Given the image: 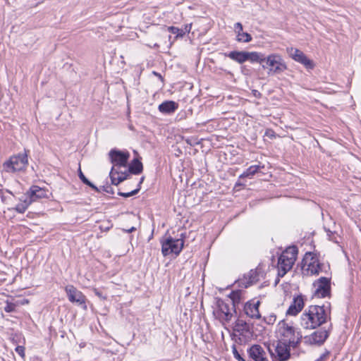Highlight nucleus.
<instances>
[{"label": "nucleus", "mask_w": 361, "mask_h": 361, "mask_svg": "<svg viewBox=\"0 0 361 361\" xmlns=\"http://www.w3.org/2000/svg\"><path fill=\"white\" fill-rule=\"evenodd\" d=\"M331 320L330 304L310 305L302 314L301 326L307 329H314Z\"/></svg>", "instance_id": "1"}, {"label": "nucleus", "mask_w": 361, "mask_h": 361, "mask_svg": "<svg viewBox=\"0 0 361 361\" xmlns=\"http://www.w3.org/2000/svg\"><path fill=\"white\" fill-rule=\"evenodd\" d=\"M109 158L113 166L109 173L111 183L118 185L120 183L127 179L128 171L126 166L130 158L128 151H121L117 149L110 150Z\"/></svg>", "instance_id": "2"}, {"label": "nucleus", "mask_w": 361, "mask_h": 361, "mask_svg": "<svg viewBox=\"0 0 361 361\" xmlns=\"http://www.w3.org/2000/svg\"><path fill=\"white\" fill-rule=\"evenodd\" d=\"M278 333L279 340L290 345L293 348L297 347L302 338V335L292 325L283 320L278 324Z\"/></svg>", "instance_id": "3"}, {"label": "nucleus", "mask_w": 361, "mask_h": 361, "mask_svg": "<svg viewBox=\"0 0 361 361\" xmlns=\"http://www.w3.org/2000/svg\"><path fill=\"white\" fill-rule=\"evenodd\" d=\"M298 255L296 246L286 248L280 255L278 260V275L283 277L292 268Z\"/></svg>", "instance_id": "4"}, {"label": "nucleus", "mask_w": 361, "mask_h": 361, "mask_svg": "<svg viewBox=\"0 0 361 361\" xmlns=\"http://www.w3.org/2000/svg\"><path fill=\"white\" fill-rule=\"evenodd\" d=\"M324 264L312 252H307L302 260V274L306 276L319 275L323 271Z\"/></svg>", "instance_id": "5"}, {"label": "nucleus", "mask_w": 361, "mask_h": 361, "mask_svg": "<svg viewBox=\"0 0 361 361\" xmlns=\"http://www.w3.org/2000/svg\"><path fill=\"white\" fill-rule=\"evenodd\" d=\"M264 59L262 68L268 69L269 74H279L287 69V65L279 54H271L265 56Z\"/></svg>", "instance_id": "6"}, {"label": "nucleus", "mask_w": 361, "mask_h": 361, "mask_svg": "<svg viewBox=\"0 0 361 361\" xmlns=\"http://www.w3.org/2000/svg\"><path fill=\"white\" fill-rule=\"evenodd\" d=\"M266 348L271 361H274L276 357H277L279 361H286L290 356V351L292 346L279 340L276 345L268 344Z\"/></svg>", "instance_id": "7"}, {"label": "nucleus", "mask_w": 361, "mask_h": 361, "mask_svg": "<svg viewBox=\"0 0 361 361\" xmlns=\"http://www.w3.org/2000/svg\"><path fill=\"white\" fill-rule=\"evenodd\" d=\"M27 154L25 151L24 153L11 157L4 163L3 168L7 173H15L24 169L27 165Z\"/></svg>", "instance_id": "8"}, {"label": "nucleus", "mask_w": 361, "mask_h": 361, "mask_svg": "<svg viewBox=\"0 0 361 361\" xmlns=\"http://www.w3.org/2000/svg\"><path fill=\"white\" fill-rule=\"evenodd\" d=\"M161 252L164 256L171 254L178 255L181 252L184 245L183 234L180 235V238L176 239L169 236L166 239L161 240Z\"/></svg>", "instance_id": "9"}, {"label": "nucleus", "mask_w": 361, "mask_h": 361, "mask_svg": "<svg viewBox=\"0 0 361 361\" xmlns=\"http://www.w3.org/2000/svg\"><path fill=\"white\" fill-rule=\"evenodd\" d=\"M332 330V324H330L326 328L321 327L311 334L304 337V342L309 345H322L329 338Z\"/></svg>", "instance_id": "10"}, {"label": "nucleus", "mask_w": 361, "mask_h": 361, "mask_svg": "<svg viewBox=\"0 0 361 361\" xmlns=\"http://www.w3.org/2000/svg\"><path fill=\"white\" fill-rule=\"evenodd\" d=\"M264 277V270L257 267L255 269H251L248 273L245 274L242 278L235 281V283L240 288H246Z\"/></svg>", "instance_id": "11"}, {"label": "nucleus", "mask_w": 361, "mask_h": 361, "mask_svg": "<svg viewBox=\"0 0 361 361\" xmlns=\"http://www.w3.org/2000/svg\"><path fill=\"white\" fill-rule=\"evenodd\" d=\"M232 339L240 344L245 343L252 337V332L247 324L242 319H238L234 327Z\"/></svg>", "instance_id": "12"}, {"label": "nucleus", "mask_w": 361, "mask_h": 361, "mask_svg": "<svg viewBox=\"0 0 361 361\" xmlns=\"http://www.w3.org/2000/svg\"><path fill=\"white\" fill-rule=\"evenodd\" d=\"M216 305L217 309L216 312L220 320L226 322H229L233 315V313H236L235 308L232 309V305L226 302L221 298H216Z\"/></svg>", "instance_id": "13"}, {"label": "nucleus", "mask_w": 361, "mask_h": 361, "mask_svg": "<svg viewBox=\"0 0 361 361\" xmlns=\"http://www.w3.org/2000/svg\"><path fill=\"white\" fill-rule=\"evenodd\" d=\"M286 51L289 56L295 61L302 64L307 69H313L314 64L300 49L293 47H287Z\"/></svg>", "instance_id": "14"}, {"label": "nucleus", "mask_w": 361, "mask_h": 361, "mask_svg": "<svg viewBox=\"0 0 361 361\" xmlns=\"http://www.w3.org/2000/svg\"><path fill=\"white\" fill-rule=\"evenodd\" d=\"M315 287L314 296L319 298H324L330 295L331 281L327 277H320L314 283Z\"/></svg>", "instance_id": "15"}, {"label": "nucleus", "mask_w": 361, "mask_h": 361, "mask_svg": "<svg viewBox=\"0 0 361 361\" xmlns=\"http://www.w3.org/2000/svg\"><path fill=\"white\" fill-rule=\"evenodd\" d=\"M266 346H267L266 344H264V347L258 344L252 345L247 349L249 357L253 361H270L268 358L269 352Z\"/></svg>", "instance_id": "16"}, {"label": "nucleus", "mask_w": 361, "mask_h": 361, "mask_svg": "<svg viewBox=\"0 0 361 361\" xmlns=\"http://www.w3.org/2000/svg\"><path fill=\"white\" fill-rule=\"evenodd\" d=\"M66 292L70 302H75L83 310H87L86 297L81 291L77 290L74 286H70L66 287Z\"/></svg>", "instance_id": "17"}, {"label": "nucleus", "mask_w": 361, "mask_h": 361, "mask_svg": "<svg viewBox=\"0 0 361 361\" xmlns=\"http://www.w3.org/2000/svg\"><path fill=\"white\" fill-rule=\"evenodd\" d=\"M31 203L38 200L47 197V190L37 185H32L25 194Z\"/></svg>", "instance_id": "18"}, {"label": "nucleus", "mask_w": 361, "mask_h": 361, "mask_svg": "<svg viewBox=\"0 0 361 361\" xmlns=\"http://www.w3.org/2000/svg\"><path fill=\"white\" fill-rule=\"evenodd\" d=\"M304 307V300L302 295H298L293 298V300L289 306L286 314L295 316L299 313Z\"/></svg>", "instance_id": "19"}, {"label": "nucleus", "mask_w": 361, "mask_h": 361, "mask_svg": "<svg viewBox=\"0 0 361 361\" xmlns=\"http://www.w3.org/2000/svg\"><path fill=\"white\" fill-rule=\"evenodd\" d=\"M259 301L252 302L251 301L247 302L244 305L245 313L251 318L259 319L261 315L259 311Z\"/></svg>", "instance_id": "20"}, {"label": "nucleus", "mask_w": 361, "mask_h": 361, "mask_svg": "<svg viewBox=\"0 0 361 361\" xmlns=\"http://www.w3.org/2000/svg\"><path fill=\"white\" fill-rule=\"evenodd\" d=\"M234 31L236 34V41L238 42H250L252 37L248 32H243V25L241 23L234 24Z\"/></svg>", "instance_id": "21"}, {"label": "nucleus", "mask_w": 361, "mask_h": 361, "mask_svg": "<svg viewBox=\"0 0 361 361\" xmlns=\"http://www.w3.org/2000/svg\"><path fill=\"white\" fill-rule=\"evenodd\" d=\"M178 108V104L174 101H164L158 106L159 111L164 114H171Z\"/></svg>", "instance_id": "22"}, {"label": "nucleus", "mask_w": 361, "mask_h": 361, "mask_svg": "<svg viewBox=\"0 0 361 361\" xmlns=\"http://www.w3.org/2000/svg\"><path fill=\"white\" fill-rule=\"evenodd\" d=\"M247 54L248 51H232L226 54V56L238 63H243L248 61Z\"/></svg>", "instance_id": "23"}, {"label": "nucleus", "mask_w": 361, "mask_h": 361, "mask_svg": "<svg viewBox=\"0 0 361 361\" xmlns=\"http://www.w3.org/2000/svg\"><path fill=\"white\" fill-rule=\"evenodd\" d=\"M143 170V166L142 162L138 159H134L130 163L128 169H126L128 171V176L129 173L137 175L142 173Z\"/></svg>", "instance_id": "24"}, {"label": "nucleus", "mask_w": 361, "mask_h": 361, "mask_svg": "<svg viewBox=\"0 0 361 361\" xmlns=\"http://www.w3.org/2000/svg\"><path fill=\"white\" fill-rule=\"evenodd\" d=\"M264 165H252L239 176V179L245 178H252L260 169H264Z\"/></svg>", "instance_id": "25"}, {"label": "nucleus", "mask_w": 361, "mask_h": 361, "mask_svg": "<svg viewBox=\"0 0 361 361\" xmlns=\"http://www.w3.org/2000/svg\"><path fill=\"white\" fill-rule=\"evenodd\" d=\"M247 57L251 63H259L262 66L265 60V54L257 51H248Z\"/></svg>", "instance_id": "26"}, {"label": "nucleus", "mask_w": 361, "mask_h": 361, "mask_svg": "<svg viewBox=\"0 0 361 361\" xmlns=\"http://www.w3.org/2000/svg\"><path fill=\"white\" fill-rule=\"evenodd\" d=\"M30 204L31 200L24 195L20 199V202L16 204L15 209L18 213L23 214Z\"/></svg>", "instance_id": "27"}, {"label": "nucleus", "mask_w": 361, "mask_h": 361, "mask_svg": "<svg viewBox=\"0 0 361 361\" xmlns=\"http://www.w3.org/2000/svg\"><path fill=\"white\" fill-rule=\"evenodd\" d=\"M242 290H235L231 292L228 297L231 300L230 304L232 305V309L235 308V306L240 302Z\"/></svg>", "instance_id": "28"}, {"label": "nucleus", "mask_w": 361, "mask_h": 361, "mask_svg": "<svg viewBox=\"0 0 361 361\" xmlns=\"http://www.w3.org/2000/svg\"><path fill=\"white\" fill-rule=\"evenodd\" d=\"M78 176L84 184L91 187L96 191H99L98 188L85 177V176L82 172L80 168L78 170Z\"/></svg>", "instance_id": "29"}, {"label": "nucleus", "mask_w": 361, "mask_h": 361, "mask_svg": "<svg viewBox=\"0 0 361 361\" xmlns=\"http://www.w3.org/2000/svg\"><path fill=\"white\" fill-rule=\"evenodd\" d=\"M168 30L171 33L176 35V37H183V32L182 29H180V28L174 27V26H170L168 27Z\"/></svg>", "instance_id": "30"}, {"label": "nucleus", "mask_w": 361, "mask_h": 361, "mask_svg": "<svg viewBox=\"0 0 361 361\" xmlns=\"http://www.w3.org/2000/svg\"><path fill=\"white\" fill-rule=\"evenodd\" d=\"M140 191V187L139 188H137L136 189L130 191V192H118V195L121 196V197H130L133 195H136L137 193H138V192Z\"/></svg>", "instance_id": "31"}, {"label": "nucleus", "mask_w": 361, "mask_h": 361, "mask_svg": "<svg viewBox=\"0 0 361 361\" xmlns=\"http://www.w3.org/2000/svg\"><path fill=\"white\" fill-rule=\"evenodd\" d=\"M232 353H233V357H235V359H236L238 361H246L241 355L240 354L238 353L237 348H236V346L235 345H232Z\"/></svg>", "instance_id": "32"}, {"label": "nucleus", "mask_w": 361, "mask_h": 361, "mask_svg": "<svg viewBox=\"0 0 361 361\" xmlns=\"http://www.w3.org/2000/svg\"><path fill=\"white\" fill-rule=\"evenodd\" d=\"M16 305L12 302H7L4 307V311L6 312H13L16 310Z\"/></svg>", "instance_id": "33"}, {"label": "nucleus", "mask_w": 361, "mask_h": 361, "mask_svg": "<svg viewBox=\"0 0 361 361\" xmlns=\"http://www.w3.org/2000/svg\"><path fill=\"white\" fill-rule=\"evenodd\" d=\"M15 351L22 357H25V348L23 345H18L15 348Z\"/></svg>", "instance_id": "34"}, {"label": "nucleus", "mask_w": 361, "mask_h": 361, "mask_svg": "<svg viewBox=\"0 0 361 361\" xmlns=\"http://www.w3.org/2000/svg\"><path fill=\"white\" fill-rule=\"evenodd\" d=\"M264 136H267L271 139L276 137L275 132L271 129H267L264 133Z\"/></svg>", "instance_id": "35"}, {"label": "nucleus", "mask_w": 361, "mask_h": 361, "mask_svg": "<svg viewBox=\"0 0 361 361\" xmlns=\"http://www.w3.org/2000/svg\"><path fill=\"white\" fill-rule=\"evenodd\" d=\"M191 28H192V24H186V25H185L184 27L181 28L183 32V36L186 33H189L190 32V30H191Z\"/></svg>", "instance_id": "36"}, {"label": "nucleus", "mask_w": 361, "mask_h": 361, "mask_svg": "<svg viewBox=\"0 0 361 361\" xmlns=\"http://www.w3.org/2000/svg\"><path fill=\"white\" fill-rule=\"evenodd\" d=\"M102 190L107 192V193H111V194H114V191H113V188H111V186L110 185H103L102 187Z\"/></svg>", "instance_id": "37"}, {"label": "nucleus", "mask_w": 361, "mask_h": 361, "mask_svg": "<svg viewBox=\"0 0 361 361\" xmlns=\"http://www.w3.org/2000/svg\"><path fill=\"white\" fill-rule=\"evenodd\" d=\"M329 352L326 351L319 358H317L315 361H324L326 359V357L329 356Z\"/></svg>", "instance_id": "38"}, {"label": "nucleus", "mask_w": 361, "mask_h": 361, "mask_svg": "<svg viewBox=\"0 0 361 361\" xmlns=\"http://www.w3.org/2000/svg\"><path fill=\"white\" fill-rule=\"evenodd\" d=\"M329 352L326 351L319 358H317L315 361H324L326 359V357L329 356Z\"/></svg>", "instance_id": "39"}, {"label": "nucleus", "mask_w": 361, "mask_h": 361, "mask_svg": "<svg viewBox=\"0 0 361 361\" xmlns=\"http://www.w3.org/2000/svg\"><path fill=\"white\" fill-rule=\"evenodd\" d=\"M109 225H108L106 226H105L104 225L102 224L99 226V228L103 231H108L110 229V228L112 227V224H110L109 223Z\"/></svg>", "instance_id": "40"}, {"label": "nucleus", "mask_w": 361, "mask_h": 361, "mask_svg": "<svg viewBox=\"0 0 361 361\" xmlns=\"http://www.w3.org/2000/svg\"><path fill=\"white\" fill-rule=\"evenodd\" d=\"M123 231L126 233H132V232L136 231V228L135 226H132L131 228H130L128 229H123Z\"/></svg>", "instance_id": "41"}, {"label": "nucleus", "mask_w": 361, "mask_h": 361, "mask_svg": "<svg viewBox=\"0 0 361 361\" xmlns=\"http://www.w3.org/2000/svg\"><path fill=\"white\" fill-rule=\"evenodd\" d=\"M324 230H325L328 237H330V235H334L335 232L331 231L330 229L324 228Z\"/></svg>", "instance_id": "42"}, {"label": "nucleus", "mask_w": 361, "mask_h": 361, "mask_svg": "<svg viewBox=\"0 0 361 361\" xmlns=\"http://www.w3.org/2000/svg\"><path fill=\"white\" fill-rule=\"evenodd\" d=\"M336 233H334V235H330V237H329V239L334 243H338L337 241V237L336 235Z\"/></svg>", "instance_id": "43"}, {"label": "nucleus", "mask_w": 361, "mask_h": 361, "mask_svg": "<svg viewBox=\"0 0 361 361\" xmlns=\"http://www.w3.org/2000/svg\"><path fill=\"white\" fill-rule=\"evenodd\" d=\"M245 184L240 182V179L238 178V181L235 183V187H239V186H245Z\"/></svg>", "instance_id": "44"}, {"label": "nucleus", "mask_w": 361, "mask_h": 361, "mask_svg": "<svg viewBox=\"0 0 361 361\" xmlns=\"http://www.w3.org/2000/svg\"><path fill=\"white\" fill-rule=\"evenodd\" d=\"M4 195L3 191L0 189V201L4 202Z\"/></svg>", "instance_id": "45"}, {"label": "nucleus", "mask_w": 361, "mask_h": 361, "mask_svg": "<svg viewBox=\"0 0 361 361\" xmlns=\"http://www.w3.org/2000/svg\"><path fill=\"white\" fill-rule=\"evenodd\" d=\"M143 180H144V177H142L140 182L137 184V188H139V187L140 188V185L142 183Z\"/></svg>", "instance_id": "46"}, {"label": "nucleus", "mask_w": 361, "mask_h": 361, "mask_svg": "<svg viewBox=\"0 0 361 361\" xmlns=\"http://www.w3.org/2000/svg\"><path fill=\"white\" fill-rule=\"evenodd\" d=\"M153 73H154V75H156V76H158V77H159V78H161V75H160L159 73H157V72H155V71H154V72H153Z\"/></svg>", "instance_id": "47"}, {"label": "nucleus", "mask_w": 361, "mask_h": 361, "mask_svg": "<svg viewBox=\"0 0 361 361\" xmlns=\"http://www.w3.org/2000/svg\"><path fill=\"white\" fill-rule=\"evenodd\" d=\"M96 295H98V296H99V297L101 296V295H100V293H99L98 292H96Z\"/></svg>", "instance_id": "48"}]
</instances>
